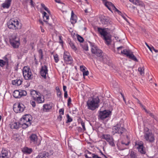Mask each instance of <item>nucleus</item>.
Returning <instances> with one entry per match:
<instances>
[{
  "instance_id": "f257e3e1",
  "label": "nucleus",
  "mask_w": 158,
  "mask_h": 158,
  "mask_svg": "<svg viewBox=\"0 0 158 158\" xmlns=\"http://www.w3.org/2000/svg\"><path fill=\"white\" fill-rule=\"evenodd\" d=\"M98 31L101 35V37L105 40V43L107 45H109L111 42V36L107 31V29L106 28L98 27Z\"/></svg>"
},
{
  "instance_id": "f03ea898",
  "label": "nucleus",
  "mask_w": 158,
  "mask_h": 158,
  "mask_svg": "<svg viewBox=\"0 0 158 158\" xmlns=\"http://www.w3.org/2000/svg\"><path fill=\"white\" fill-rule=\"evenodd\" d=\"M127 131L126 129L124 127L123 124L121 122L118 123L112 128V133L113 135L118 134L120 135H124Z\"/></svg>"
},
{
  "instance_id": "7ed1b4c3",
  "label": "nucleus",
  "mask_w": 158,
  "mask_h": 158,
  "mask_svg": "<svg viewBox=\"0 0 158 158\" xmlns=\"http://www.w3.org/2000/svg\"><path fill=\"white\" fill-rule=\"evenodd\" d=\"M99 99L97 97L95 98L89 99L87 102L88 109L92 110H94L99 106Z\"/></svg>"
},
{
  "instance_id": "20e7f679",
  "label": "nucleus",
  "mask_w": 158,
  "mask_h": 158,
  "mask_svg": "<svg viewBox=\"0 0 158 158\" xmlns=\"http://www.w3.org/2000/svg\"><path fill=\"white\" fill-rule=\"evenodd\" d=\"M91 47V50L92 54L96 56L99 59L103 57V52L99 49L94 43L89 42Z\"/></svg>"
},
{
  "instance_id": "39448f33",
  "label": "nucleus",
  "mask_w": 158,
  "mask_h": 158,
  "mask_svg": "<svg viewBox=\"0 0 158 158\" xmlns=\"http://www.w3.org/2000/svg\"><path fill=\"white\" fill-rule=\"evenodd\" d=\"M8 27L11 29L14 30L20 29L21 28V23L17 19H11L7 23Z\"/></svg>"
},
{
  "instance_id": "423d86ee",
  "label": "nucleus",
  "mask_w": 158,
  "mask_h": 158,
  "mask_svg": "<svg viewBox=\"0 0 158 158\" xmlns=\"http://www.w3.org/2000/svg\"><path fill=\"white\" fill-rule=\"evenodd\" d=\"M31 116L30 115L26 114L24 115L21 120V123L23 128H26L31 125L30 118Z\"/></svg>"
},
{
  "instance_id": "0eeeda50",
  "label": "nucleus",
  "mask_w": 158,
  "mask_h": 158,
  "mask_svg": "<svg viewBox=\"0 0 158 158\" xmlns=\"http://www.w3.org/2000/svg\"><path fill=\"white\" fill-rule=\"evenodd\" d=\"M23 75L24 79L27 80L31 79L33 76L29 67H24L23 70Z\"/></svg>"
},
{
  "instance_id": "6e6552de",
  "label": "nucleus",
  "mask_w": 158,
  "mask_h": 158,
  "mask_svg": "<svg viewBox=\"0 0 158 158\" xmlns=\"http://www.w3.org/2000/svg\"><path fill=\"white\" fill-rule=\"evenodd\" d=\"M121 53H123V54L129 57L130 59H131L134 61L136 62L138 61V60L137 59L136 57L133 54V52L130 50H127L125 49L123 50V51L121 50Z\"/></svg>"
},
{
  "instance_id": "1a4fd4ad",
  "label": "nucleus",
  "mask_w": 158,
  "mask_h": 158,
  "mask_svg": "<svg viewBox=\"0 0 158 158\" xmlns=\"http://www.w3.org/2000/svg\"><path fill=\"white\" fill-rule=\"evenodd\" d=\"M10 44L14 48H18L20 44L19 39L15 36L10 38Z\"/></svg>"
},
{
  "instance_id": "9d476101",
  "label": "nucleus",
  "mask_w": 158,
  "mask_h": 158,
  "mask_svg": "<svg viewBox=\"0 0 158 158\" xmlns=\"http://www.w3.org/2000/svg\"><path fill=\"white\" fill-rule=\"evenodd\" d=\"M27 94V92L22 89L15 90L13 93V96L15 98H20L22 96H26Z\"/></svg>"
},
{
  "instance_id": "9b49d317",
  "label": "nucleus",
  "mask_w": 158,
  "mask_h": 158,
  "mask_svg": "<svg viewBox=\"0 0 158 158\" xmlns=\"http://www.w3.org/2000/svg\"><path fill=\"white\" fill-rule=\"evenodd\" d=\"M102 138L105 139L108 142L109 144L112 147H114L115 144L114 143V140L112 137L109 134L104 135H102Z\"/></svg>"
},
{
  "instance_id": "f8f14e48",
  "label": "nucleus",
  "mask_w": 158,
  "mask_h": 158,
  "mask_svg": "<svg viewBox=\"0 0 158 158\" xmlns=\"http://www.w3.org/2000/svg\"><path fill=\"white\" fill-rule=\"evenodd\" d=\"M111 111L108 110H104L103 111H100L98 115V118L103 120L108 117L110 114Z\"/></svg>"
},
{
  "instance_id": "ddd939ff",
  "label": "nucleus",
  "mask_w": 158,
  "mask_h": 158,
  "mask_svg": "<svg viewBox=\"0 0 158 158\" xmlns=\"http://www.w3.org/2000/svg\"><path fill=\"white\" fill-rule=\"evenodd\" d=\"M144 137L146 141L150 142H153L155 139L153 135L149 131L145 133Z\"/></svg>"
},
{
  "instance_id": "4468645a",
  "label": "nucleus",
  "mask_w": 158,
  "mask_h": 158,
  "mask_svg": "<svg viewBox=\"0 0 158 158\" xmlns=\"http://www.w3.org/2000/svg\"><path fill=\"white\" fill-rule=\"evenodd\" d=\"M63 57L65 62L68 64H71L72 62V58L67 52H64Z\"/></svg>"
},
{
  "instance_id": "2eb2a0df",
  "label": "nucleus",
  "mask_w": 158,
  "mask_h": 158,
  "mask_svg": "<svg viewBox=\"0 0 158 158\" xmlns=\"http://www.w3.org/2000/svg\"><path fill=\"white\" fill-rule=\"evenodd\" d=\"M40 72L41 76L46 79L47 75L48 74V67L46 65L42 66Z\"/></svg>"
},
{
  "instance_id": "dca6fc26",
  "label": "nucleus",
  "mask_w": 158,
  "mask_h": 158,
  "mask_svg": "<svg viewBox=\"0 0 158 158\" xmlns=\"http://www.w3.org/2000/svg\"><path fill=\"white\" fill-rule=\"evenodd\" d=\"M104 4L110 11H112L111 10L112 9H113V10H114L115 11L118 12V14H120V13H121V12L117 9L112 3L107 2H105Z\"/></svg>"
},
{
  "instance_id": "f3484780",
  "label": "nucleus",
  "mask_w": 158,
  "mask_h": 158,
  "mask_svg": "<svg viewBox=\"0 0 158 158\" xmlns=\"http://www.w3.org/2000/svg\"><path fill=\"white\" fill-rule=\"evenodd\" d=\"M129 1L134 4L144 9H145V5L144 3L140 0H129Z\"/></svg>"
},
{
  "instance_id": "a211bd4d",
  "label": "nucleus",
  "mask_w": 158,
  "mask_h": 158,
  "mask_svg": "<svg viewBox=\"0 0 158 158\" xmlns=\"http://www.w3.org/2000/svg\"><path fill=\"white\" fill-rule=\"evenodd\" d=\"M10 128L12 129H18L22 126L21 123L16 122H12L10 124Z\"/></svg>"
},
{
  "instance_id": "6ab92c4d",
  "label": "nucleus",
  "mask_w": 158,
  "mask_h": 158,
  "mask_svg": "<svg viewBox=\"0 0 158 158\" xmlns=\"http://www.w3.org/2000/svg\"><path fill=\"white\" fill-rule=\"evenodd\" d=\"M39 94L34 99L38 103H41L44 102V96L40 93H39Z\"/></svg>"
},
{
  "instance_id": "aec40b11",
  "label": "nucleus",
  "mask_w": 158,
  "mask_h": 158,
  "mask_svg": "<svg viewBox=\"0 0 158 158\" xmlns=\"http://www.w3.org/2000/svg\"><path fill=\"white\" fill-rule=\"evenodd\" d=\"M11 1L12 0H6L4 3L2 4V7L3 8H9L11 5Z\"/></svg>"
},
{
  "instance_id": "412c9836",
  "label": "nucleus",
  "mask_w": 158,
  "mask_h": 158,
  "mask_svg": "<svg viewBox=\"0 0 158 158\" xmlns=\"http://www.w3.org/2000/svg\"><path fill=\"white\" fill-rule=\"evenodd\" d=\"M49 155L48 153L43 152L39 153L35 158H48Z\"/></svg>"
},
{
  "instance_id": "4be33fe9",
  "label": "nucleus",
  "mask_w": 158,
  "mask_h": 158,
  "mask_svg": "<svg viewBox=\"0 0 158 158\" xmlns=\"http://www.w3.org/2000/svg\"><path fill=\"white\" fill-rule=\"evenodd\" d=\"M30 139L31 142L33 143H36L37 141V137L35 134H32L30 136Z\"/></svg>"
},
{
  "instance_id": "5701e85b",
  "label": "nucleus",
  "mask_w": 158,
  "mask_h": 158,
  "mask_svg": "<svg viewBox=\"0 0 158 158\" xmlns=\"http://www.w3.org/2000/svg\"><path fill=\"white\" fill-rule=\"evenodd\" d=\"M69 44L73 50L76 53L77 52V48L74 43L70 40H68Z\"/></svg>"
},
{
  "instance_id": "b1692460",
  "label": "nucleus",
  "mask_w": 158,
  "mask_h": 158,
  "mask_svg": "<svg viewBox=\"0 0 158 158\" xmlns=\"http://www.w3.org/2000/svg\"><path fill=\"white\" fill-rule=\"evenodd\" d=\"M22 151L25 154H30L32 152V149L31 148L26 147L22 149Z\"/></svg>"
},
{
  "instance_id": "393cba45",
  "label": "nucleus",
  "mask_w": 158,
  "mask_h": 158,
  "mask_svg": "<svg viewBox=\"0 0 158 158\" xmlns=\"http://www.w3.org/2000/svg\"><path fill=\"white\" fill-rule=\"evenodd\" d=\"M52 104H45L43 106V110L45 111H48L49 110L52 108Z\"/></svg>"
},
{
  "instance_id": "a878e982",
  "label": "nucleus",
  "mask_w": 158,
  "mask_h": 158,
  "mask_svg": "<svg viewBox=\"0 0 158 158\" xmlns=\"http://www.w3.org/2000/svg\"><path fill=\"white\" fill-rule=\"evenodd\" d=\"M39 93H40L39 92L35 90H31L30 92V94L31 97L34 99L38 95Z\"/></svg>"
},
{
  "instance_id": "bb28decb",
  "label": "nucleus",
  "mask_w": 158,
  "mask_h": 158,
  "mask_svg": "<svg viewBox=\"0 0 158 158\" xmlns=\"http://www.w3.org/2000/svg\"><path fill=\"white\" fill-rule=\"evenodd\" d=\"M138 151L141 153L144 154L146 153L145 149L143 145H139L137 147Z\"/></svg>"
},
{
  "instance_id": "cd10ccee",
  "label": "nucleus",
  "mask_w": 158,
  "mask_h": 158,
  "mask_svg": "<svg viewBox=\"0 0 158 158\" xmlns=\"http://www.w3.org/2000/svg\"><path fill=\"white\" fill-rule=\"evenodd\" d=\"M22 81L19 79L13 80L12 81V85L19 86L21 84Z\"/></svg>"
},
{
  "instance_id": "c85d7f7f",
  "label": "nucleus",
  "mask_w": 158,
  "mask_h": 158,
  "mask_svg": "<svg viewBox=\"0 0 158 158\" xmlns=\"http://www.w3.org/2000/svg\"><path fill=\"white\" fill-rule=\"evenodd\" d=\"M7 154L8 152L6 150H2V151L0 157L7 158Z\"/></svg>"
},
{
  "instance_id": "c756f323",
  "label": "nucleus",
  "mask_w": 158,
  "mask_h": 158,
  "mask_svg": "<svg viewBox=\"0 0 158 158\" xmlns=\"http://www.w3.org/2000/svg\"><path fill=\"white\" fill-rule=\"evenodd\" d=\"M43 17L44 18V21L46 22L47 23H48V22L46 21L47 20H48L49 19V16L47 15V13L45 12H44L43 13Z\"/></svg>"
},
{
  "instance_id": "7c9ffc66",
  "label": "nucleus",
  "mask_w": 158,
  "mask_h": 158,
  "mask_svg": "<svg viewBox=\"0 0 158 158\" xmlns=\"http://www.w3.org/2000/svg\"><path fill=\"white\" fill-rule=\"evenodd\" d=\"M101 22L102 24L106 25L109 22V19L108 18H102L101 19Z\"/></svg>"
},
{
  "instance_id": "2f4dec72",
  "label": "nucleus",
  "mask_w": 158,
  "mask_h": 158,
  "mask_svg": "<svg viewBox=\"0 0 158 158\" xmlns=\"http://www.w3.org/2000/svg\"><path fill=\"white\" fill-rule=\"evenodd\" d=\"M19 103L14 105L13 106V110L16 113H19Z\"/></svg>"
},
{
  "instance_id": "473e14b6",
  "label": "nucleus",
  "mask_w": 158,
  "mask_h": 158,
  "mask_svg": "<svg viewBox=\"0 0 158 158\" xmlns=\"http://www.w3.org/2000/svg\"><path fill=\"white\" fill-rule=\"evenodd\" d=\"M19 113L22 112L23 111L24 109L25 108V107L24 105L22 103L19 104Z\"/></svg>"
},
{
  "instance_id": "72a5a7b5",
  "label": "nucleus",
  "mask_w": 158,
  "mask_h": 158,
  "mask_svg": "<svg viewBox=\"0 0 158 158\" xmlns=\"http://www.w3.org/2000/svg\"><path fill=\"white\" fill-rule=\"evenodd\" d=\"M102 62L104 63L107 64L108 63V60L106 56H103L100 59H99Z\"/></svg>"
},
{
  "instance_id": "f704fd0d",
  "label": "nucleus",
  "mask_w": 158,
  "mask_h": 158,
  "mask_svg": "<svg viewBox=\"0 0 158 158\" xmlns=\"http://www.w3.org/2000/svg\"><path fill=\"white\" fill-rule=\"evenodd\" d=\"M145 44L147 46L148 48L152 52V51L153 50L155 52H158V50H157L155 49L152 46V47H150L147 44V43L145 42Z\"/></svg>"
},
{
  "instance_id": "c9c22d12",
  "label": "nucleus",
  "mask_w": 158,
  "mask_h": 158,
  "mask_svg": "<svg viewBox=\"0 0 158 158\" xmlns=\"http://www.w3.org/2000/svg\"><path fill=\"white\" fill-rule=\"evenodd\" d=\"M39 56L40 60H42L43 59V52L42 49H40L38 51Z\"/></svg>"
},
{
  "instance_id": "e433bc0d",
  "label": "nucleus",
  "mask_w": 158,
  "mask_h": 158,
  "mask_svg": "<svg viewBox=\"0 0 158 158\" xmlns=\"http://www.w3.org/2000/svg\"><path fill=\"white\" fill-rule=\"evenodd\" d=\"M144 110L145 112L147 113H148L149 114V116L152 117V118H153L154 119H156V118L154 116V115L152 113L150 112L149 111H148L145 108H144L143 109Z\"/></svg>"
},
{
  "instance_id": "4c0bfd02",
  "label": "nucleus",
  "mask_w": 158,
  "mask_h": 158,
  "mask_svg": "<svg viewBox=\"0 0 158 158\" xmlns=\"http://www.w3.org/2000/svg\"><path fill=\"white\" fill-rule=\"evenodd\" d=\"M76 16L71 17V21L72 24L75 23L77 22Z\"/></svg>"
},
{
  "instance_id": "58836bf2",
  "label": "nucleus",
  "mask_w": 158,
  "mask_h": 158,
  "mask_svg": "<svg viewBox=\"0 0 158 158\" xmlns=\"http://www.w3.org/2000/svg\"><path fill=\"white\" fill-rule=\"evenodd\" d=\"M81 123V125L83 129V131H85L86 130V128L85 127V123L83 122L82 120L81 119L80 120V122H79Z\"/></svg>"
},
{
  "instance_id": "ea45409f",
  "label": "nucleus",
  "mask_w": 158,
  "mask_h": 158,
  "mask_svg": "<svg viewBox=\"0 0 158 158\" xmlns=\"http://www.w3.org/2000/svg\"><path fill=\"white\" fill-rule=\"evenodd\" d=\"M130 156L131 158H137L136 153L133 152H131Z\"/></svg>"
},
{
  "instance_id": "a19ab883",
  "label": "nucleus",
  "mask_w": 158,
  "mask_h": 158,
  "mask_svg": "<svg viewBox=\"0 0 158 158\" xmlns=\"http://www.w3.org/2000/svg\"><path fill=\"white\" fill-rule=\"evenodd\" d=\"M82 48L84 50L86 51H87L89 50L88 44L87 43H85L82 46Z\"/></svg>"
},
{
  "instance_id": "79ce46f5",
  "label": "nucleus",
  "mask_w": 158,
  "mask_h": 158,
  "mask_svg": "<svg viewBox=\"0 0 158 158\" xmlns=\"http://www.w3.org/2000/svg\"><path fill=\"white\" fill-rule=\"evenodd\" d=\"M6 63V62L2 60H0V66L1 67H3Z\"/></svg>"
},
{
  "instance_id": "37998d69",
  "label": "nucleus",
  "mask_w": 158,
  "mask_h": 158,
  "mask_svg": "<svg viewBox=\"0 0 158 158\" xmlns=\"http://www.w3.org/2000/svg\"><path fill=\"white\" fill-rule=\"evenodd\" d=\"M53 56L55 62L56 63L58 62L59 60L58 55L57 54H56L54 55Z\"/></svg>"
},
{
  "instance_id": "c03bdc74",
  "label": "nucleus",
  "mask_w": 158,
  "mask_h": 158,
  "mask_svg": "<svg viewBox=\"0 0 158 158\" xmlns=\"http://www.w3.org/2000/svg\"><path fill=\"white\" fill-rule=\"evenodd\" d=\"M66 117L67 118V120L66 122L67 123L70 122L72 121V119L70 117L68 114L67 115Z\"/></svg>"
},
{
  "instance_id": "a18cd8bd",
  "label": "nucleus",
  "mask_w": 158,
  "mask_h": 158,
  "mask_svg": "<svg viewBox=\"0 0 158 158\" xmlns=\"http://www.w3.org/2000/svg\"><path fill=\"white\" fill-rule=\"evenodd\" d=\"M144 69L143 68H138V71L140 73L141 75L144 74Z\"/></svg>"
},
{
  "instance_id": "49530a36",
  "label": "nucleus",
  "mask_w": 158,
  "mask_h": 158,
  "mask_svg": "<svg viewBox=\"0 0 158 158\" xmlns=\"http://www.w3.org/2000/svg\"><path fill=\"white\" fill-rule=\"evenodd\" d=\"M77 40L80 42H82L84 41L83 38L79 35L77 36Z\"/></svg>"
},
{
  "instance_id": "de8ad7c7",
  "label": "nucleus",
  "mask_w": 158,
  "mask_h": 158,
  "mask_svg": "<svg viewBox=\"0 0 158 158\" xmlns=\"http://www.w3.org/2000/svg\"><path fill=\"white\" fill-rule=\"evenodd\" d=\"M30 103L33 107H34L35 106L36 103H35V101L31 100L30 101Z\"/></svg>"
},
{
  "instance_id": "09e8293b",
  "label": "nucleus",
  "mask_w": 158,
  "mask_h": 158,
  "mask_svg": "<svg viewBox=\"0 0 158 158\" xmlns=\"http://www.w3.org/2000/svg\"><path fill=\"white\" fill-rule=\"evenodd\" d=\"M59 113L60 114L63 115L64 114V109H61L59 110Z\"/></svg>"
},
{
  "instance_id": "8fccbe9b",
  "label": "nucleus",
  "mask_w": 158,
  "mask_h": 158,
  "mask_svg": "<svg viewBox=\"0 0 158 158\" xmlns=\"http://www.w3.org/2000/svg\"><path fill=\"white\" fill-rule=\"evenodd\" d=\"M123 48V46H120V47H119L117 48V50H118V53H119V54H122V53H121V52H120H120H119V51L120 50H121L122 49V48Z\"/></svg>"
},
{
  "instance_id": "3c124183",
  "label": "nucleus",
  "mask_w": 158,
  "mask_h": 158,
  "mask_svg": "<svg viewBox=\"0 0 158 158\" xmlns=\"http://www.w3.org/2000/svg\"><path fill=\"white\" fill-rule=\"evenodd\" d=\"M83 76H87L89 74V72L88 71H83Z\"/></svg>"
},
{
  "instance_id": "603ef678",
  "label": "nucleus",
  "mask_w": 158,
  "mask_h": 158,
  "mask_svg": "<svg viewBox=\"0 0 158 158\" xmlns=\"http://www.w3.org/2000/svg\"><path fill=\"white\" fill-rule=\"evenodd\" d=\"M80 69L81 71L83 72V71H85V67L83 66H81L80 67Z\"/></svg>"
},
{
  "instance_id": "864d4df0",
  "label": "nucleus",
  "mask_w": 158,
  "mask_h": 158,
  "mask_svg": "<svg viewBox=\"0 0 158 158\" xmlns=\"http://www.w3.org/2000/svg\"><path fill=\"white\" fill-rule=\"evenodd\" d=\"M57 94L58 97L60 98H61L62 97L61 93L60 91L57 92Z\"/></svg>"
},
{
  "instance_id": "5fc2aeb1",
  "label": "nucleus",
  "mask_w": 158,
  "mask_h": 158,
  "mask_svg": "<svg viewBox=\"0 0 158 158\" xmlns=\"http://www.w3.org/2000/svg\"><path fill=\"white\" fill-rule=\"evenodd\" d=\"M71 98H69L68 101V106H70V105L71 103Z\"/></svg>"
},
{
  "instance_id": "6e6d98bb",
  "label": "nucleus",
  "mask_w": 158,
  "mask_h": 158,
  "mask_svg": "<svg viewBox=\"0 0 158 158\" xmlns=\"http://www.w3.org/2000/svg\"><path fill=\"white\" fill-rule=\"evenodd\" d=\"M135 98L136 99H137V101L138 103H139L140 104V106H142V107L143 108V109H144V108H145V107L141 104V103H140V102L139 101V100L136 98Z\"/></svg>"
},
{
  "instance_id": "4d7b16f0",
  "label": "nucleus",
  "mask_w": 158,
  "mask_h": 158,
  "mask_svg": "<svg viewBox=\"0 0 158 158\" xmlns=\"http://www.w3.org/2000/svg\"><path fill=\"white\" fill-rule=\"evenodd\" d=\"M92 158H98V156L97 155H95L94 154H92Z\"/></svg>"
},
{
  "instance_id": "13d9d810",
  "label": "nucleus",
  "mask_w": 158,
  "mask_h": 158,
  "mask_svg": "<svg viewBox=\"0 0 158 158\" xmlns=\"http://www.w3.org/2000/svg\"><path fill=\"white\" fill-rule=\"evenodd\" d=\"M64 92V97L65 98H66L68 97L67 92L65 91Z\"/></svg>"
},
{
  "instance_id": "bf43d9fd",
  "label": "nucleus",
  "mask_w": 158,
  "mask_h": 158,
  "mask_svg": "<svg viewBox=\"0 0 158 158\" xmlns=\"http://www.w3.org/2000/svg\"><path fill=\"white\" fill-rule=\"evenodd\" d=\"M62 118V116L61 114H60L58 117V119L60 120L61 121Z\"/></svg>"
},
{
  "instance_id": "052dcab7",
  "label": "nucleus",
  "mask_w": 158,
  "mask_h": 158,
  "mask_svg": "<svg viewBox=\"0 0 158 158\" xmlns=\"http://www.w3.org/2000/svg\"><path fill=\"white\" fill-rule=\"evenodd\" d=\"M129 142H127V143H124L122 141V144H123V145H125L126 146H127L129 145Z\"/></svg>"
},
{
  "instance_id": "680f3d73",
  "label": "nucleus",
  "mask_w": 158,
  "mask_h": 158,
  "mask_svg": "<svg viewBox=\"0 0 158 158\" xmlns=\"http://www.w3.org/2000/svg\"><path fill=\"white\" fill-rule=\"evenodd\" d=\"M66 86H65V85H63V90L64 91V92H65V91H66Z\"/></svg>"
},
{
  "instance_id": "e2e57ef3",
  "label": "nucleus",
  "mask_w": 158,
  "mask_h": 158,
  "mask_svg": "<svg viewBox=\"0 0 158 158\" xmlns=\"http://www.w3.org/2000/svg\"><path fill=\"white\" fill-rule=\"evenodd\" d=\"M34 56H35L34 60H35V63L36 64H38V61H37V59H36V58L35 57V55Z\"/></svg>"
},
{
  "instance_id": "0e129e2a",
  "label": "nucleus",
  "mask_w": 158,
  "mask_h": 158,
  "mask_svg": "<svg viewBox=\"0 0 158 158\" xmlns=\"http://www.w3.org/2000/svg\"><path fill=\"white\" fill-rule=\"evenodd\" d=\"M56 2L59 3H62L60 0H54Z\"/></svg>"
},
{
  "instance_id": "69168bd1",
  "label": "nucleus",
  "mask_w": 158,
  "mask_h": 158,
  "mask_svg": "<svg viewBox=\"0 0 158 158\" xmlns=\"http://www.w3.org/2000/svg\"><path fill=\"white\" fill-rule=\"evenodd\" d=\"M85 156L86 158H91V156H88L87 154H85Z\"/></svg>"
},
{
  "instance_id": "338daca9",
  "label": "nucleus",
  "mask_w": 158,
  "mask_h": 158,
  "mask_svg": "<svg viewBox=\"0 0 158 158\" xmlns=\"http://www.w3.org/2000/svg\"><path fill=\"white\" fill-rule=\"evenodd\" d=\"M41 7L44 8L46 7L45 5L42 3H41Z\"/></svg>"
},
{
  "instance_id": "774afa93",
  "label": "nucleus",
  "mask_w": 158,
  "mask_h": 158,
  "mask_svg": "<svg viewBox=\"0 0 158 158\" xmlns=\"http://www.w3.org/2000/svg\"><path fill=\"white\" fill-rule=\"evenodd\" d=\"M56 90L57 92L60 91V89L58 87H56Z\"/></svg>"
}]
</instances>
